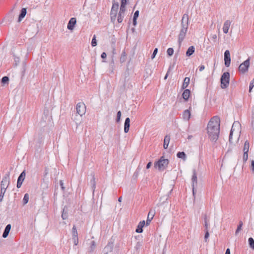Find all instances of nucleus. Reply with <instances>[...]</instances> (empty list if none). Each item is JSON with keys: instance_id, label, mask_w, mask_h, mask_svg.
I'll list each match as a JSON object with an SVG mask.
<instances>
[{"instance_id": "f257e3e1", "label": "nucleus", "mask_w": 254, "mask_h": 254, "mask_svg": "<svg viewBox=\"0 0 254 254\" xmlns=\"http://www.w3.org/2000/svg\"><path fill=\"white\" fill-rule=\"evenodd\" d=\"M220 122L219 117L216 116L211 118L208 124L207 133L212 141L216 142L219 137Z\"/></svg>"}, {"instance_id": "f03ea898", "label": "nucleus", "mask_w": 254, "mask_h": 254, "mask_svg": "<svg viewBox=\"0 0 254 254\" xmlns=\"http://www.w3.org/2000/svg\"><path fill=\"white\" fill-rule=\"evenodd\" d=\"M189 15L187 13H185L182 18L181 20V29L178 35V43L179 46H181V44L184 40L189 26Z\"/></svg>"}, {"instance_id": "7ed1b4c3", "label": "nucleus", "mask_w": 254, "mask_h": 254, "mask_svg": "<svg viewBox=\"0 0 254 254\" xmlns=\"http://www.w3.org/2000/svg\"><path fill=\"white\" fill-rule=\"evenodd\" d=\"M9 184V173L5 174L0 184V201L2 200L6 190Z\"/></svg>"}, {"instance_id": "20e7f679", "label": "nucleus", "mask_w": 254, "mask_h": 254, "mask_svg": "<svg viewBox=\"0 0 254 254\" xmlns=\"http://www.w3.org/2000/svg\"><path fill=\"white\" fill-rule=\"evenodd\" d=\"M169 161L167 159H165L164 156H162L159 160L154 164L155 167H158L159 171L164 170L168 166Z\"/></svg>"}, {"instance_id": "39448f33", "label": "nucleus", "mask_w": 254, "mask_h": 254, "mask_svg": "<svg viewBox=\"0 0 254 254\" xmlns=\"http://www.w3.org/2000/svg\"><path fill=\"white\" fill-rule=\"evenodd\" d=\"M230 81V73L228 72H225L222 75L220 81L221 87L222 89L227 88L229 84Z\"/></svg>"}, {"instance_id": "423d86ee", "label": "nucleus", "mask_w": 254, "mask_h": 254, "mask_svg": "<svg viewBox=\"0 0 254 254\" xmlns=\"http://www.w3.org/2000/svg\"><path fill=\"white\" fill-rule=\"evenodd\" d=\"M250 59L248 58L240 65L239 67V70L242 73H245L248 71L250 66Z\"/></svg>"}, {"instance_id": "0eeeda50", "label": "nucleus", "mask_w": 254, "mask_h": 254, "mask_svg": "<svg viewBox=\"0 0 254 254\" xmlns=\"http://www.w3.org/2000/svg\"><path fill=\"white\" fill-rule=\"evenodd\" d=\"M76 112L80 116L85 114L86 112V106L83 102H79L76 105Z\"/></svg>"}, {"instance_id": "6e6552de", "label": "nucleus", "mask_w": 254, "mask_h": 254, "mask_svg": "<svg viewBox=\"0 0 254 254\" xmlns=\"http://www.w3.org/2000/svg\"><path fill=\"white\" fill-rule=\"evenodd\" d=\"M231 64L230 53L229 50L224 52V64L226 67H229Z\"/></svg>"}, {"instance_id": "1a4fd4ad", "label": "nucleus", "mask_w": 254, "mask_h": 254, "mask_svg": "<svg viewBox=\"0 0 254 254\" xmlns=\"http://www.w3.org/2000/svg\"><path fill=\"white\" fill-rule=\"evenodd\" d=\"M26 176V173L25 171L24 170L19 176L18 179H17V188H20L21 187V185L22 184V183L23 181L24 180Z\"/></svg>"}, {"instance_id": "9d476101", "label": "nucleus", "mask_w": 254, "mask_h": 254, "mask_svg": "<svg viewBox=\"0 0 254 254\" xmlns=\"http://www.w3.org/2000/svg\"><path fill=\"white\" fill-rule=\"evenodd\" d=\"M113 244L109 243L104 249V254H113Z\"/></svg>"}, {"instance_id": "9b49d317", "label": "nucleus", "mask_w": 254, "mask_h": 254, "mask_svg": "<svg viewBox=\"0 0 254 254\" xmlns=\"http://www.w3.org/2000/svg\"><path fill=\"white\" fill-rule=\"evenodd\" d=\"M192 187V193L194 195V186L197 185V174L195 170H193V175L191 178Z\"/></svg>"}, {"instance_id": "f8f14e48", "label": "nucleus", "mask_w": 254, "mask_h": 254, "mask_svg": "<svg viewBox=\"0 0 254 254\" xmlns=\"http://www.w3.org/2000/svg\"><path fill=\"white\" fill-rule=\"evenodd\" d=\"M76 23V19L75 17H72L70 19L67 24V28L69 30H72Z\"/></svg>"}, {"instance_id": "ddd939ff", "label": "nucleus", "mask_w": 254, "mask_h": 254, "mask_svg": "<svg viewBox=\"0 0 254 254\" xmlns=\"http://www.w3.org/2000/svg\"><path fill=\"white\" fill-rule=\"evenodd\" d=\"M155 210L151 209L149 211V212L148 214V216H147V220H146V225H148L150 223L151 220L153 219V218L155 215Z\"/></svg>"}, {"instance_id": "4468645a", "label": "nucleus", "mask_w": 254, "mask_h": 254, "mask_svg": "<svg viewBox=\"0 0 254 254\" xmlns=\"http://www.w3.org/2000/svg\"><path fill=\"white\" fill-rule=\"evenodd\" d=\"M231 24V22L229 20L225 21L223 27V31L225 34L228 33Z\"/></svg>"}, {"instance_id": "2eb2a0df", "label": "nucleus", "mask_w": 254, "mask_h": 254, "mask_svg": "<svg viewBox=\"0 0 254 254\" xmlns=\"http://www.w3.org/2000/svg\"><path fill=\"white\" fill-rule=\"evenodd\" d=\"M145 224V222L144 220L140 221L138 226L137 227L135 230L136 232L138 233H141L143 232V227L144 226Z\"/></svg>"}, {"instance_id": "dca6fc26", "label": "nucleus", "mask_w": 254, "mask_h": 254, "mask_svg": "<svg viewBox=\"0 0 254 254\" xmlns=\"http://www.w3.org/2000/svg\"><path fill=\"white\" fill-rule=\"evenodd\" d=\"M130 127V119L127 118L124 124V131L125 133L128 132Z\"/></svg>"}, {"instance_id": "f3484780", "label": "nucleus", "mask_w": 254, "mask_h": 254, "mask_svg": "<svg viewBox=\"0 0 254 254\" xmlns=\"http://www.w3.org/2000/svg\"><path fill=\"white\" fill-rule=\"evenodd\" d=\"M118 11L114 10L113 9H111L110 11V17H111V21L112 23H114L116 20V17Z\"/></svg>"}, {"instance_id": "a211bd4d", "label": "nucleus", "mask_w": 254, "mask_h": 254, "mask_svg": "<svg viewBox=\"0 0 254 254\" xmlns=\"http://www.w3.org/2000/svg\"><path fill=\"white\" fill-rule=\"evenodd\" d=\"M27 13V10L26 8H22L20 11V14L18 17V22H20L22 19L25 16Z\"/></svg>"}, {"instance_id": "6ab92c4d", "label": "nucleus", "mask_w": 254, "mask_h": 254, "mask_svg": "<svg viewBox=\"0 0 254 254\" xmlns=\"http://www.w3.org/2000/svg\"><path fill=\"white\" fill-rule=\"evenodd\" d=\"M11 226L10 224H8L6 226V227L4 229V232L2 234V237L3 238H6L8 236V234L11 229Z\"/></svg>"}, {"instance_id": "aec40b11", "label": "nucleus", "mask_w": 254, "mask_h": 254, "mask_svg": "<svg viewBox=\"0 0 254 254\" xmlns=\"http://www.w3.org/2000/svg\"><path fill=\"white\" fill-rule=\"evenodd\" d=\"M183 119L185 120L189 121L190 118V112L189 110L184 111L183 114Z\"/></svg>"}, {"instance_id": "412c9836", "label": "nucleus", "mask_w": 254, "mask_h": 254, "mask_svg": "<svg viewBox=\"0 0 254 254\" xmlns=\"http://www.w3.org/2000/svg\"><path fill=\"white\" fill-rule=\"evenodd\" d=\"M170 140V136L166 135L164 137L163 147L164 149H167L168 147L169 143Z\"/></svg>"}, {"instance_id": "4be33fe9", "label": "nucleus", "mask_w": 254, "mask_h": 254, "mask_svg": "<svg viewBox=\"0 0 254 254\" xmlns=\"http://www.w3.org/2000/svg\"><path fill=\"white\" fill-rule=\"evenodd\" d=\"M195 51V48L194 46H190L187 51L186 56L187 57H190L191 56Z\"/></svg>"}, {"instance_id": "5701e85b", "label": "nucleus", "mask_w": 254, "mask_h": 254, "mask_svg": "<svg viewBox=\"0 0 254 254\" xmlns=\"http://www.w3.org/2000/svg\"><path fill=\"white\" fill-rule=\"evenodd\" d=\"M190 95V90L189 89H185L182 94V97L185 100L187 101L188 100Z\"/></svg>"}, {"instance_id": "b1692460", "label": "nucleus", "mask_w": 254, "mask_h": 254, "mask_svg": "<svg viewBox=\"0 0 254 254\" xmlns=\"http://www.w3.org/2000/svg\"><path fill=\"white\" fill-rule=\"evenodd\" d=\"M68 217V210L66 207H64L63 210L62 218L63 220H65Z\"/></svg>"}, {"instance_id": "393cba45", "label": "nucleus", "mask_w": 254, "mask_h": 254, "mask_svg": "<svg viewBox=\"0 0 254 254\" xmlns=\"http://www.w3.org/2000/svg\"><path fill=\"white\" fill-rule=\"evenodd\" d=\"M190 81V79L189 77H185L184 80V82L182 85V88L183 89L186 88L188 86Z\"/></svg>"}, {"instance_id": "a878e982", "label": "nucleus", "mask_w": 254, "mask_h": 254, "mask_svg": "<svg viewBox=\"0 0 254 254\" xmlns=\"http://www.w3.org/2000/svg\"><path fill=\"white\" fill-rule=\"evenodd\" d=\"M204 227L205 230H208L209 219L207 218L206 214L204 215Z\"/></svg>"}, {"instance_id": "bb28decb", "label": "nucleus", "mask_w": 254, "mask_h": 254, "mask_svg": "<svg viewBox=\"0 0 254 254\" xmlns=\"http://www.w3.org/2000/svg\"><path fill=\"white\" fill-rule=\"evenodd\" d=\"M177 156L179 158L183 159L184 160H186L187 158L185 153L183 151L178 152Z\"/></svg>"}, {"instance_id": "cd10ccee", "label": "nucleus", "mask_w": 254, "mask_h": 254, "mask_svg": "<svg viewBox=\"0 0 254 254\" xmlns=\"http://www.w3.org/2000/svg\"><path fill=\"white\" fill-rule=\"evenodd\" d=\"M250 144L248 140L246 141L244 143L243 151L244 153H248Z\"/></svg>"}, {"instance_id": "c85d7f7f", "label": "nucleus", "mask_w": 254, "mask_h": 254, "mask_svg": "<svg viewBox=\"0 0 254 254\" xmlns=\"http://www.w3.org/2000/svg\"><path fill=\"white\" fill-rule=\"evenodd\" d=\"M71 232L72 237H78V233L75 225H73L71 230Z\"/></svg>"}, {"instance_id": "c756f323", "label": "nucleus", "mask_w": 254, "mask_h": 254, "mask_svg": "<svg viewBox=\"0 0 254 254\" xmlns=\"http://www.w3.org/2000/svg\"><path fill=\"white\" fill-rule=\"evenodd\" d=\"M96 248V243L94 241H92L91 242V245L90 246L89 251L90 253H92Z\"/></svg>"}, {"instance_id": "7c9ffc66", "label": "nucleus", "mask_w": 254, "mask_h": 254, "mask_svg": "<svg viewBox=\"0 0 254 254\" xmlns=\"http://www.w3.org/2000/svg\"><path fill=\"white\" fill-rule=\"evenodd\" d=\"M236 125V123H234L232 127V128H231V131H230V134H229V142L230 143H232V136H233V131L234 130V126H235Z\"/></svg>"}, {"instance_id": "2f4dec72", "label": "nucleus", "mask_w": 254, "mask_h": 254, "mask_svg": "<svg viewBox=\"0 0 254 254\" xmlns=\"http://www.w3.org/2000/svg\"><path fill=\"white\" fill-rule=\"evenodd\" d=\"M243 226V222L242 221H240L239 222V224L237 226V228L236 229V231L235 232V235H237L238 233L241 230L242 227Z\"/></svg>"}, {"instance_id": "473e14b6", "label": "nucleus", "mask_w": 254, "mask_h": 254, "mask_svg": "<svg viewBox=\"0 0 254 254\" xmlns=\"http://www.w3.org/2000/svg\"><path fill=\"white\" fill-rule=\"evenodd\" d=\"M249 244L250 247L252 249L254 250V240L253 238H250L248 239Z\"/></svg>"}, {"instance_id": "72a5a7b5", "label": "nucleus", "mask_w": 254, "mask_h": 254, "mask_svg": "<svg viewBox=\"0 0 254 254\" xmlns=\"http://www.w3.org/2000/svg\"><path fill=\"white\" fill-rule=\"evenodd\" d=\"M29 200V195L27 193L24 194V197L23 198V205L27 204Z\"/></svg>"}, {"instance_id": "f704fd0d", "label": "nucleus", "mask_w": 254, "mask_h": 254, "mask_svg": "<svg viewBox=\"0 0 254 254\" xmlns=\"http://www.w3.org/2000/svg\"><path fill=\"white\" fill-rule=\"evenodd\" d=\"M90 184L92 185V188L93 190V191H94L96 186L95 178H94V176L93 177L92 180L90 181Z\"/></svg>"}, {"instance_id": "c9c22d12", "label": "nucleus", "mask_w": 254, "mask_h": 254, "mask_svg": "<svg viewBox=\"0 0 254 254\" xmlns=\"http://www.w3.org/2000/svg\"><path fill=\"white\" fill-rule=\"evenodd\" d=\"M97 43L96 40V37L95 35H94L91 41V45L92 47H95L97 45Z\"/></svg>"}, {"instance_id": "e433bc0d", "label": "nucleus", "mask_w": 254, "mask_h": 254, "mask_svg": "<svg viewBox=\"0 0 254 254\" xmlns=\"http://www.w3.org/2000/svg\"><path fill=\"white\" fill-rule=\"evenodd\" d=\"M124 17V14L119 13L118 15V22L119 23H121L123 20V18Z\"/></svg>"}, {"instance_id": "4c0bfd02", "label": "nucleus", "mask_w": 254, "mask_h": 254, "mask_svg": "<svg viewBox=\"0 0 254 254\" xmlns=\"http://www.w3.org/2000/svg\"><path fill=\"white\" fill-rule=\"evenodd\" d=\"M119 9V3L118 2H114L113 3L111 9L118 11Z\"/></svg>"}, {"instance_id": "58836bf2", "label": "nucleus", "mask_w": 254, "mask_h": 254, "mask_svg": "<svg viewBox=\"0 0 254 254\" xmlns=\"http://www.w3.org/2000/svg\"><path fill=\"white\" fill-rule=\"evenodd\" d=\"M9 81V78L8 76H3L1 80V82L2 84L7 83Z\"/></svg>"}, {"instance_id": "ea45409f", "label": "nucleus", "mask_w": 254, "mask_h": 254, "mask_svg": "<svg viewBox=\"0 0 254 254\" xmlns=\"http://www.w3.org/2000/svg\"><path fill=\"white\" fill-rule=\"evenodd\" d=\"M126 53L125 51H124L121 56L120 58V62L121 63H124L126 61Z\"/></svg>"}, {"instance_id": "a19ab883", "label": "nucleus", "mask_w": 254, "mask_h": 254, "mask_svg": "<svg viewBox=\"0 0 254 254\" xmlns=\"http://www.w3.org/2000/svg\"><path fill=\"white\" fill-rule=\"evenodd\" d=\"M13 18L14 16L12 15V13L9 14V15L6 17V19L9 23H11L12 21Z\"/></svg>"}, {"instance_id": "79ce46f5", "label": "nucleus", "mask_w": 254, "mask_h": 254, "mask_svg": "<svg viewBox=\"0 0 254 254\" xmlns=\"http://www.w3.org/2000/svg\"><path fill=\"white\" fill-rule=\"evenodd\" d=\"M167 52L168 56H171L174 53V50L172 48H169L168 49Z\"/></svg>"}, {"instance_id": "37998d69", "label": "nucleus", "mask_w": 254, "mask_h": 254, "mask_svg": "<svg viewBox=\"0 0 254 254\" xmlns=\"http://www.w3.org/2000/svg\"><path fill=\"white\" fill-rule=\"evenodd\" d=\"M121 115H122L121 112L120 111H118L117 113V118H116V122L117 123L120 122V120H121Z\"/></svg>"}, {"instance_id": "c03bdc74", "label": "nucleus", "mask_w": 254, "mask_h": 254, "mask_svg": "<svg viewBox=\"0 0 254 254\" xmlns=\"http://www.w3.org/2000/svg\"><path fill=\"white\" fill-rule=\"evenodd\" d=\"M13 57L15 65H17L20 63V58L15 55H14Z\"/></svg>"}, {"instance_id": "a18cd8bd", "label": "nucleus", "mask_w": 254, "mask_h": 254, "mask_svg": "<svg viewBox=\"0 0 254 254\" xmlns=\"http://www.w3.org/2000/svg\"><path fill=\"white\" fill-rule=\"evenodd\" d=\"M205 233L204 235V241L205 242H207V239L209 236V233L208 232V230H205Z\"/></svg>"}, {"instance_id": "49530a36", "label": "nucleus", "mask_w": 254, "mask_h": 254, "mask_svg": "<svg viewBox=\"0 0 254 254\" xmlns=\"http://www.w3.org/2000/svg\"><path fill=\"white\" fill-rule=\"evenodd\" d=\"M125 11H126V6L121 5L120 11H119V13L124 14Z\"/></svg>"}, {"instance_id": "de8ad7c7", "label": "nucleus", "mask_w": 254, "mask_h": 254, "mask_svg": "<svg viewBox=\"0 0 254 254\" xmlns=\"http://www.w3.org/2000/svg\"><path fill=\"white\" fill-rule=\"evenodd\" d=\"M254 87V78L251 81L249 86V92H251L253 88Z\"/></svg>"}, {"instance_id": "09e8293b", "label": "nucleus", "mask_w": 254, "mask_h": 254, "mask_svg": "<svg viewBox=\"0 0 254 254\" xmlns=\"http://www.w3.org/2000/svg\"><path fill=\"white\" fill-rule=\"evenodd\" d=\"M248 153H244L243 154V161L244 162H246L247 160H248Z\"/></svg>"}, {"instance_id": "8fccbe9b", "label": "nucleus", "mask_w": 254, "mask_h": 254, "mask_svg": "<svg viewBox=\"0 0 254 254\" xmlns=\"http://www.w3.org/2000/svg\"><path fill=\"white\" fill-rule=\"evenodd\" d=\"M158 52V49L157 48H155L154 50V51L153 52V54H152L151 55V59H153L156 56L157 53Z\"/></svg>"}, {"instance_id": "3c124183", "label": "nucleus", "mask_w": 254, "mask_h": 254, "mask_svg": "<svg viewBox=\"0 0 254 254\" xmlns=\"http://www.w3.org/2000/svg\"><path fill=\"white\" fill-rule=\"evenodd\" d=\"M72 241L75 246L77 245L78 243V237H72Z\"/></svg>"}, {"instance_id": "603ef678", "label": "nucleus", "mask_w": 254, "mask_h": 254, "mask_svg": "<svg viewBox=\"0 0 254 254\" xmlns=\"http://www.w3.org/2000/svg\"><path fill=\"white\" fill-rule=\"evenodd\" d=\"M210 39L214 42L216 41V40L217 39V35L216 34H212L210 36Z\"/></svg>"}, {"instance_id": "864d4df0", "label": "nucleus", "mask_w": 254, "mask_h": 254, "mask_svg": "<svg viewBox=\"0 0 254 254\" xmlns=\"http://www.w3.org/2000/svg\"><path fill=\"white\" fill-rule=\"evenodd\" d=\"M139 11L138 10H136L135 11L134 13V15H133V18H135V19H137L139 16Z\"/></svg>"}, {"instance_id": "5fc2aeb1", "label": "nucleus", "mask_w": 254, "mask_h": 254, "mask_svg": "<svg viewBox=\"0 0 254 254\" xmlns=\"http://www.w3.org/2000/svg\"><path fill=\"white\" fill-rule=\"evenodd\" d=\"M60 186L61 187V188H62V190L63 191H64V190H65V188H64V182H63V181L62 180H61L60 181Z\"/></svg>"}, {"instance_id": "6e6d98bb", "label": "nucleus", "mask_w": 254, "mask_h": 254, "mask_svg": "<svg viewBox=\"0 0 254 254\" xmlns=\"http://www.w3.org/2000/svg\"><path fill=\"white\" fill-rule=\"evenodd\" d=\"M251 167L253 173H254V160L251 161Z\"/></svg>"}, {"instance_id": "4d7b16f0", "label": "nucleus", "mask_w": 254, "mask_h": 254, "mask_svg": "<svg viewBox=\"0 0 254 254\" xmlns=\"http://www.w3.org/2000/svg\"><path fill=\"white\" fill-rule=\"evenodd\" d=\"M107 57V54L105 52H103L102 53L101 55V57L102 58V59H105Z\"/></svg>"}, {"instance_id": "13d9d810", "label": "nucleus", "mask_w": 254, "mask_h": 254, "mask_svg": "<svg viewBox=\"0 0 254 254\" xmlns=\"http://www.w3.org/2000/svg\"><path fill=\"white\" fill-rule=\"evenodd\" d=\"M205 68V66L204 65H201L199 66V70L200 71H202Z\"/></svg>"}, {"instance_id": "bf43d9fd", "label": "nucleus", "mask_w": 254, "mask_h": 254, "mask_svg": "<svg viewBox=\"0 0 254 254\" xmlns=\"http://www.w3.org/2000/svg\"><path fill=\"white\" fill-rule=\"evenodd\" d=\"M151 165H152V163L151 162H148L146 165V169H149L150 168Z\"/></svg>"}, {"instance_id": "052dcab7", "label": "nucleus", "mask_w": 254, "mask_h": 254, "mask_svg": "<svg viewBox=\"0 0 254 254\" xmlns=\"http://www.w3.org/2000/svg\"><path fill=\"white\" fill-rule=\"evenodd\" d=\"M137 19H134L133 18V25L135 26L137 24V21H136Z\"/></svg>"}, {"instance_id": "680f3d73", "label": "nucleus", "mask_w": 254, "mask_h": 254, "mask_svg": "<svg viewBox=\"0 0 254 254\" xmlns=\"http://www.w3.org/2000/svg\"><path fill=\"white\" fill-rule=\"evenodd\" d=\"M225 254H231V252L230 249H227Z\"/></svg>"}, {"instance_id": "e2e57ef3", "label": "nucleus", "mask_w": 254, "mask_h": 254, "mask_svg": "<svg viewBox=\"0 0 254 254\" xmlns=\"http://www.w3.org/2000/svg\"><path fill=\"white\" fill-rule=\"evenodd\" d=\"M168 73H169V70L167 71L165 76L164 77V79H166L167 77H168Z\"/></svg>"}, {"instance_id": "0e129e2a", "label": "nucleus", "mask_w": 254, "mask_h": 254, "mask_svg": "<svg viewBox=\"0 0 254 254\" xmlns=\"http://www.w3.org/2000/svg\"><path fill=\"white\" fill-rule=\"evenodd\" d=\"M122 197H120L119 198V199H118V201H119V202H121V201H122Z\"/></svg>"}, {"instance_id": "69168bd1", "label": "nucleus", "mask_w": 254, "mask_h": 254, "mask_svg": "<svg viewBox=\"0 0 254 254\" xmlns=\"http://www.w3.org/2000/svg\"><path fill=\"white\" fill-rule=\"evenodd\" d=\"M137 174H138V172L136 171V172L134 173V175H135V176H137Z\"/></svg>"}, {"instance_id": "338daca9", "label": "nucleus", "mask_w": 254, "mask_h": 254, "mask_svg": "<svg viewBox=\"0 0 254 254\" xmlns=\"http://www.w3.org/2000/svg\"><path fill=\"white\" fill-rule=\"evenodd\" d=\"M191 137H192V135H189V136H188V139H190Z\"/></svg>"}, {"instance_id": "774afa93", "label": "nucleus", "mask_w": 254, "mask_h": 254, "mask_svg": "<svg viewBox=\"0 0 254 254\" xmlns=\"http://www.w3.org/2000/svg\"><path fill=\"white\" fill-rule=\"evenodd\" d=\"M131 30L132 31V32H133V31H134V28H132V29H131Z\"/></svg>"}]
</instances>
